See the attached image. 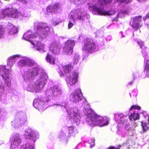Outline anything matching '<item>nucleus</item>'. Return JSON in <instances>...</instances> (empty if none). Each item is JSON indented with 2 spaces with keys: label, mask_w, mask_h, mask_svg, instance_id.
Segmentation results:
<instances>
[{
  "label": "nucleus",
  "mask_w": 149,
  "mask_h": 149,
  "mask_svg": "<svg viewBox=\"0 0 149 149\" xmlns=\"http://www.w3.org/2000/svg\"><path fill=\"white\" fill-rule=\"evenodd\" d=\"M89 125L103 126L108 124V120L106 117H103L96 113H88L86 119Z\"/></svg>",
  "instance_id": "obj_1"
},
{
  "label": "nucleus",
  "mask_w": 149,
  "mask_h": 149,
  "mask_svg": "<svg viewBox=\"0 0 149 149\" xmlns=\"http://www.w3.org/2000/svg\"><path fill=\"white\" fill-rule=\"evenodd\" d=\"M100 5H94L91 7V9L94 12H95V14L99 15H111L114 14L115 12L113 10L109 11H104L102 6L104 4H106L108 3H110L112 0H98Z\"/></svg>",
  "instance_id": "obj_2"
},
{
  "label": "nucleus",
  "mask_w": 149,
  "mask_h": 149,
  "mask_svg": "<svg viewBox=\"0 0 149 149\" xmlns=\"http://www.w3.org/2000/svg\"><path fill=\"white\" fill-rule=\"evenodd\" d=\"M97 46L93 40L86 39L84 40L82 50L88 53H92L96 51Z\"/></svg>",
  "instance_id": "obj_3"
},
{
  "label": "nucleus",
  "mask_w": 149,
  "mask_h": 149,
  "mask_svg": "<svg viewBox=\"0 0 149 149\" xmlns=\"http://www.w3.org/2000/svg\"><path fill=\"white\" fill-rule=\"evenodd\" d=\"M82 94L80 89L74 90L70 94V101L73 103L76 104L83 100Z\"/></svg>",
  "instance_id": "obj_4"
},
{
  "label": "nucleus",
  "mask_w": 149,
  "mask_h": 149,
  "mask_svg": "<svg viewBox=\"0 0 149 149\" xmlns=\"http://www.w3.org/2000/svg\"><path fill=\"white\" fill-rule=\"evenodd\" d=\"M6 16L13 18H17L18 17V12L12 8H8L3 10L0 13V17L1 18Z\"/></svg>",
  "instance_id": "obj_5"
},
{
  "label": "nucleus",
  "mask_w": 149,
  "mask_h": 149,
  "mask_svg": "<svg viewBox=\"0 0 149 149\" xmlns=\"http://www.w3.org/2000/svg\"><path fill=\"white\" fill-rule=\"evenodd\" d=\"M75 45L74 41L68 40L65 43L63 47V52L67 55H71L72 53L73 48Z\"/></svg>",
  "instance_id": "obj_6"
},
{
  "label": "nucleus",
  "mask_w": 149,
  "mask_h": 149,
  "mask_svg": "<svg viewBox=\"0 0 149 149\" xmlns=\"http://www.w3.org/2000/svg\"><path fill=\"white\" fill-rule=\"evenodd\" d=\"M78 74L75 72L70 74L67 76L66 79V81L68 84L71 86H73L78 81Z\"/></svg>",
  "instance_id": "obj_7"
},
{
  "label": "nucleus",
  "mask_w": 149,
  "mask_h": 149,
  "mask_svg": "<svg viewBox=\"0 0 149 149\" xmlns=\"http://www.w3.org/2000/svg\"><path fill=\"white\" fill-rule=\"evenodd\" d=\"M61 47L60 42L54 41L51 44L50 50L53 54H59Z\"/></svg>",
  "instance_id": "obj_8"
},
{
  "label": "nucleus",
  "mask_w": 149,
  "mask_h": 149,
  "mask_svg": "<svg viewBox=\"0 0 149 149\" xmlns=\"http://www.w3.org/2000/svg\"><path fill=\"white\" fill-rule=\"evenodd\" d=\"M48 102V101L45 98L42 97L41 98L38 97L34 100L33 102V105L36 109H41L45 102Z\"/></svg>",
  "instance_id": "obj_9"
},
{
  "label": "nucleus",
  "mask_w": 149,
  "mask_h": 149,
  "mask_svg": "<svg viewBox=\"0 0 149 149\" xmlns=\"http://www.w3.org/2000/svg\"><path fill=\"white\" fill-rule=\"evenodd\" d=\"M25 131L26 133L25 134L26 138L29 139L33 141L34 142H35L38 138L36 134L29 128L26 129Z\"/></svg>",
  "instance_id": "obj_10"
},
{
  "label": "nucleus",
  "mask_w": 149,
  "mask_h": 149,
  "mask_svg": "<svg viewBox=\"0 0 149 149\" xmlns=\"http://www.w3.org/2000/svg\"><path fill=\"white\" fill-rule=\"evenodd\" d=\"M142 16H138L134 18L132 27L134 28H140L142 26L141 19Z\"/></svg>",
  "instance_id": "obj_11"
},
{
  "label": "nucleus",
  "mask_w": 149,
  "mask_h": 149,
  "mask_svg": "<svg viewBox=\"0 0 149 149\" xmlns=\"http://www.w3.org/2000/svg\"><path fill=\"white\" fill-rule=\"evenodd\" d=\"M52 92L54 95L57 96L60 95L62 93V91L58 85H54L51 88Z\"/></svg>",
  "instance_id": "obj_12"
},
{
  "label": "nucleus",
  "mask_w": 149,
  "mask_h": 149,
  "mask_svg": "<svg viewBox=\"0 0 149 149\" xmlns=\"http://www.w3.org/2000/svg\"><path fill=\"white\" fill-rule=\"evenodd\" d=\"M13 138V139L12 145L13 146H14V147L15 148L20 144L21 141V139L18 134H16L14 135Z\"/></svg>",
  "instance_id": "obj_13"
},
{
  "label": "nucleus",
  "mask_w": 149,
  "mask_h": 149,
  "mask_svg": "<svg viewBox=\"0 0 149 149\" xmlns=\"http://www.w3.org/2000/svg\"><path fill=\"white\" fill-rule=\"evenodd\" d=\"M7 66H3L0 68V75L2 78L9 75V69L7 67Z\"/></svg>",
  "instance_id": "obj_14"
},
{
  "label": "nucleus",
  "mask_w": 149,
  "mask_h": 149,
  "mask_svg": "<svg viewBox=\"0 0 149 149\" xmlns=\"http://www.w3.org/2000/svg\"><path fill=\"white\" fill-rule=\"evenodd\" d=\"M74 64L72 63H69L63 65V69L65 73H69L73 69Z\"/></svg>",
  "instance_id": "obj_15"
},
{
  "label": "nucleus",
  "mask_w": 149,
  "mask_h": 149,
  "mask_svg": "<svg viewBox=\"0 0 149 149\" xmlns=\"http://www.w3.org/2000/svg\"><path fill=\"white\" fill-rule=\"evenodd\" d=\"M68 115L71 118L74 120L75 121H77L78 118L77 116L78 115V111L77 110H74L72 109L68 111Z\"/></svg>",
  "instance_id": "obj_16"
},
{
  "label": "nucleus",
  "mask_w": 149,
  "mask_h": 149,
  "mask_svg": "<svg viewBox=\"0 0 149 149\" xmlns=\"http://www.w3.org/2000/svg\"><path fill=\"white\" fill-rule=\"evenodd\" d=\"M40 68L38 67H36L33 68L32 71L29 73V76H30L29 78H33L35 76L38 75L40 72Z\"/></svg>",
  "instance_id": "obj_17"
},
{
  "label": "nucleus",
  "mask_w": 149,
  "mask_h": 149,
  "mask_svg": "<svg viewBox=\"0 0 149 149\" xmlns=\"http://www.w3.org/2000/svg\"><path fill=\"white\" fill-rule=\"evenodd\" d=\"M59 8V5L56 3L52 6H49L47 8V11L48 12L52 13L56 11Z\"/></svg>",
  "instance_id": "obj_18"
},
{
  "label": "nucleus",
  "mask_w": 149,
  "mask_h": 149,
  "mask_svg": "<svg viewBox=\"0 0 149 149\" xmlns=\"http://www.w3.org/2000/svg\"><path fill=\"white\" fill-rule=\"evenodd\" d=\"M74 18L76 19L83 20V17L82 13L80 12L79 9H77L74 12Z\"/></svg>",
  "instance_id": "obj_19"
},
{
  "label": "nucleus",
  "mask_w": 149,
  "mask_h": 149,
  "mask_svg": "<svg viewBox=\"0 0 149 149\" xmlns=\"http://www.w3.org/2000/svg\"><path fill=\"white\" fill-rule=\"evenodd\" d=\"M140 118V115L139 113L134 112L131 113L129 116V119L130 121L136 120Z\"/></svg>",
  "instance_id": "obj_20"
},
{
  "label": "nucleus",
  "mask_w": 149,
  "mask_h": 149,
  "mask_svg": "<svg viewBox=\"0 0 149 149\" xmlns=\"http://www.w3.org/2000/svg\"><path fill=\"white\" fill-rule=\"evenodd\" d=\"M46 59L47 62L51 64H54L55 63V59L49 53L47 54L46 58Z\"/></svg>",
  "instance_id": "obj_21"
},
{
  "label": "nucleus",
  "mask_w": 149,
  "mask_h": 149,
  "mask_svg": "<svg viewBox=\"0 0 149 149\" xmlns=\"http://www.w3.org/2000/svg\"><path fill=\"white\" fill-rule=\"evenodd\" d=\"M3 79L5 85L8 87H10L11 85V81L10 79L9 76L3 78Z\"/></svg>",
  "instance_id": "obj_22"
},
{
  "label": "nucleus",
  "mask_w": 149,
  "mask_h": 149,
  "mask_svg": "<svg viewBox=\"0 0 149 149\" xmlns=\"http://www.w3.org/2000/svg\"><path fill=\"white\" fill-rule=\"evenodd\" d=\"M36 47L38 50L40 51L44 50L45 46L44 45L40 42L38 41L37 42Z\"/></svg>",
  "instance_id": "obj_23"
},
{
  "label": "nucleus",
  "mask_w": 149,
  "mask_h": 149,
  "mask_svg": "<svg viewBox=\"0 0 149 149\" xmlns=\"http://www.w3.org/2000/svg\"><path fill=\"white\" fill-rule=\"evenodd\" d=\"M21 63H27V64L30 66H33L35 64V62L34 61L30 59H28L26 61L23 60L21 61Z\"/></svg>",
  "instance_id": "obj_24"
},
{
  "label": "nucleus",
  "mask_w": 149,
  "mask_h": 149,
  "mask_svg": "<svg viewBox=\"0 0 149 149\" xmlns=\"http://www.w3.org/2000/svg\"><path fill=\"white\" fill-rule=\"evenodd\" d=\"M35 25H36L37 28H47L48 27L47 24L45 23L36 22Z\"/></svg>",
  "instance_id": "obj_25"
},
{
  "label": "nucleus",
  "mask_w": 149,
  "mask_h": 149,
  "mask_svg": "<svg viewBox=\"0 0 149 149\" xmlns=\"http://www.w3.org/2000/svg\"><path fill=\"white\" fill-rule=\"evenodd\" d=\"M21 149H34L33 146L30 145L28 143H26L22 145Z\"/></svg>",
  "instance_id": "obj_26"
},
{
  "label": "nucleus",
  "mask_w": 149,
  "mask_h": 149,
  "mask_svg": "<svg viewBox=\"0 0 149 149\" xmlns=\"http://www.w3.org/2000/svg\"><path fill=\"white\" fill-rule=\"evenodd\" d=\"M68 133L69 134L72 135L75 132L77 129L72 126H70L68 127Z\"/></svg>",
  "instance_id": "obj_27"
},
{
  "label": "nucleus",
  "mask_w": 149,
  "mask_h": 149,
  "mask_svg": "<svg viewBox=\"0 0 149 149\" xmlns=\"http://www.w3.org/2000/svg\"><path fill=\"white\" fill-rule=\"evenodd\" d=\"M141 125L143 131L145 132L148 130V127H147L146 123H142Z\"/></svg>",
  "instance_id": "obj_28"
},
{
  "label": "nucleus",
  "mask_w": 149,
  "mask_h": 149,
  "mask_svg": "<svg viewBox=\"0 0 149 149\" xmlns=\"http://www.w3.org/2000/svg\"><path fill=\"white\" fill-rule=\"evenodd\" d=\"M144 71L146 72H149V60H147L145 67Z\"/></svg>",
  "instance_id": "obj_29"
},
{
  "label": "nucleus",
  "mask_w": 149,
  "mask_h": 149,
  "mask_svg": "<svg viewBox=\"0 0 149 149\" xmlns=\"http://www.w3.org/2000/svg\"><path fill=\"white\" fill-rule=\"evenodd\" d=\"M141 109V107L137 105H133L130 108V110H131L132 109L140 110Z\"/></svg>",
  "instance_id": "obj_30"
},
{
  "label": "nucleus",
  "mask_w": 149,
  "mask_h": 149,
  "mask_svg": "<svg viewBox=\"0 0 149 149\" xmlns=\"http://www.w3.org/2000/svg\"><path fill=\"white\" fill-rule=\"evenodd\" d=\"M13 61L11 59H9L7 63L8 66H9V68H10L13 65V64L15 62H13Z\"/></svg>",
  "instance_id": "obj_31"
},
{
  "label": "nucleus",
  "mask_w": 149,
  "mask_h": 149,
  "mask_svg": "<svg viewBox=\"0 0 149 149\" xmlns=\"http://www.w3.org/2000/svg\"><path fill=\"white\" fill-rule=\"evenodd\" d=\"M42 34L44 36H47L49 32V29L46 30L45 29H42Z\"/></svg>",
  "instance_id": "obj_32"
},
{
  "label": "nucleus",
  "mask_w": 149,
  "mask_h": 149,
  "mask_svg": "<svg viewBox=\"0 0 149 149\" xmlns=\"http://www.w3.org/2000/svg\"><path fill=\"white\" fill-rule=\"evenodd\" d=\"M17 29H11L10 33L11 34H15L18 32Z\"/></svg>",
  "instance_id": "obj_33"
},
{
  "label": "nucleus",
  "mask_w": 149,
  "mask_h": 149,
  "mask_svg": "<svg viewBox=\"0 0 149 149\" xmlns=\"http://www.w3.org/2000/svg\"><path fill=\"white\" fill-rule=\"evenodd\" d=\"M81 0H71L74 4H80L81 2Z\"/></svg>",
  "instance_id": "obj_34"
},
{
  "label": "nucleus",
  "mask_w": 149,
  "mask_h": 149,
  "mask_svg": "<svg viewBox=\"0 0 149 149\" xmlns=\"http://www.w3.org/2000/svg\"><path fill=\"white\" fill-rule=\"evenodd\" d=\"M120 146H118L117 147H115L114 146H110L108 148V149H120Z\"/></svg>",
  "instance_id": "obj_35"
},
{
  "label": "nucleus",
  "mask_w": 149,
  "mask_h": 149,
  "mask_svg": "<svg viewBox=\"0 0 149 149\" xmlns=\"http://www.w3.org/2000/svg\"><path fill=\"white\" fill-rule=\"evenodd\" d=\"M137 43L140 46L141 48H142V46H143V42L141 41H138Z\"/></svg>",
  "instance_id": "obj_36"
},
{
  "label": "nucleus",
  "mask_w": 149,
  "mask_h": 149,
  "mask_svg": "<svg viewBox=\"0 0 149 149\" xmlns=\"http://www.w3.org/2000/svg\"><path fill=\"white\" fill-rule=\"evenodd\" d=\"M118 0V2L120 1L121 2H122L125 1L126 3L130 2L131 1V0Z\"/></svg>",
  "instance_id": "obj_37"
},
{
  "label": "nucleus",
  "mask_w": 149,
  "mask_h": 149,
  "mask_svg": "<svg viewBox=\"0 0 149 149\" xmlns=\"http://www.w3.org/2000/svg\"><path fill=\"white\" fill-rule=\"evenodd\" d=\"M16 57L17 56H12L10 57L9 59H11L13 61V62H15V59Z\"/></svg>",
  "instance_id": "obj_38"
},
{
  "label": "nucleus",
  "mask_w": 149,
  "mask_h": 149,
  "mask_svg": "<svg viewBox=\"0 0 149 149\" xmlns=\"http://www.w3.org/2000/svg\"><path fill=\"white\" fill-rule=\"evenodd\" d=\"M73 24L72 23L70 22L68 24V28H71L73 26Z\"/></svg>",
  "instance_id": "obj_39"
},
{
  "label": "nucleus",
  "mask_w": 149,
  "mask_h": 149,
  "mask_svg": "<svg viewBox=\"0 0 149 149\" xmlns=\"http://www.w3.org/2000/svg\"><path fill=\"white\" fill-rule=\"evenodd\" d=\"M2 29H0V37L3 33V31Z\"/></svg>",
  "instance_id": "obj_40"
},
{
  "label": "nucleus",
  "mask_w": 149,
  "mask_h": 149,
  "mask_svg": "<svg viewBox=\"0 0 149 149\" xmlns=\"http://www.w3.org/2000/svg\"><path fill=\"white\" fill-rule=\"evenodd\" d=\"M122 13L124 14H127L128 13V12L127 11L125 10H123L122 11Z\"/></svg>",
  "instance_id": "obj_41"
},
{
  "label": "nucleus",
  "mask_w": 149,
  "mask_h": 149,
  "mask_svg": "<svg viewBox=\"0 0 149 149\" xmlns=\"http://www.w3.org/2000/svg\"><path fill=\"white\" fill-rule=\"evenodd\" d=\"M9 27H11V28H13L15 26L12 24L10 23L8 24Z\"/></svg>",
  "instance_id": "obj_42"
},
{
  "label": "nucleus",
  "mask_w": 149,
  "mask_h": 149,
  "mask_svg": "<svg viewBox=\"0 0 149 149\" xmlns=\"http://www.w3.org/2000/svg\"><path fill=\"white\" fill-rule=\"evenodd\" d=\"M24 4H26L27 3V1L26 0H23V2L22 3Z\"/></svg>",
  "instance_id": "obj_43"
},
{
  "label": "nucleus",
  "mask_w": 149,
  "mask_h": 149,
  "mask_svg": "<svg viewBox=\"0 0 149 149\" xmlns=\"http://www.w3.org/2000/svg\"><path fill=\"white\" fill-rule=\"evenodd\" d=\"M118 19L117 18H115L112 20L113 21H117Z\"/></svg>",
  "instance_id": "obj_44"
},
{
  "label": "nucleus",
  "mask_w": 149,
  "mask_h": 149,
  "mask_svg": "<svg viewBox=\"0 0 149 149\" xmlns=\"http://www.w3.org/2000/svg\"><path fill=\"white\" fill-rule=\"evenodd\" d=\"M132 83H133V81H130L128 83V84L129 85H131V84H132Z\"/></svg>",
  "instance_id": "obj_45"
},
{
  "label": "nucleus",
  "mask_w": 149,
  "mask_h": 149,
  "mask_svg": "<svg viewBox=\"0 0 149 149\" xmlns=\"http://www.w3.org/2000/svg\"><path fill=\"white\" fill-rule=\"evenodd\" d=\"M137 0L140 2H143L144 1V0Z\"/></svg>",
  "instance_id": "obj_46"
},
{
  "label": "nucleus",
  "mask_w": 149,
  "mask_h": 149,
  "mask_svg": "<svg viewBox=\"0 0 149 149\" xmlns=\"http://www.w3.org/2000/svg\"><path fill=\"white\" fill-rule=\"evenodd\" d=\"M146 17H147L149 18V13L146 15Z\"/></svg>",
  "instance_id": "obj_47"
},
{
  "label": "nucleus",
  "mask_w": 149,
  "mask_h": 149,
  "mask_svg": "<svg viewBox=\"0 0 149 149\" xmlns=\"http://www.w3.org/2000/svg\"><path fill=\"white\" fill-rule=\"evenodd\" d=\"M146 17H143V19L144 21H145V20H146Z\"/></svg>",
  "instance_id": "obj_48"
},
{
  "label": "nucleus",
  "mask_w": 149,
  "mask_h": 149,
  "mask_svg": "<svg viewBox=\"0 0 149 149\" xmlns=\"http://www.w3.org/2000/svg\"><path fill=\"white\" fill-rule=\"evenodd\" d=\"M19 1L21 2L22 3L23 2V0H18Z\"/></svg>",
  "instance_id": "obj_49"
},
{
  "label": "nucleus",
  "mask_w": 149,
  "mask_h": 149,
  "mask_svg": "<svg viewBox=\"0 0 149 149\" xmlns=\"http://www.w3.org/2000/svg\"><path fill=\"white\" fill-rule=\"evenodd\" d=\"M58 22L56 24H55L54 23L53 25H55L58 24Z\"/></svg>",
  "instance_id": "obj_50"
},
{
  "label": "nucleus",
  "mask_w": 149,
  "mask_h": 149,
  "mask_svg": "<svg viewBox=\"0 0 149 149\" xmlns=\"http://www.w3.org/2000/svg\"><path fill=\"white\" fill-rule=\"evenodd\" d=\"M0 28H3L1 25H0Z\"/></svg>",
  "instance_id": "obj_51"
},
{
  "label": "nucleus",
  "mask_w": 149,
  "mask_h": 149,
  "mask_svg": "<svg viewBox=\"0 0 149 149\" xmlns=\"http://www.w3.org/2000/svg\"><path fill=\"white\" fill-rule=\"evenodd\" d=\"M119 14H118L117 15V17H118V16Z\"/></svg>",
  "instance_id": "obj_52"
},
{
  "label": "nucleus",
  "mask_w": 149,
  "mask_h": 149,
  "mask_svg": "<svg viewBox=\"0 0 149 149\" xmlns=\"http://www.w3.org/2000/svg\"><path fill=\"white\" fill-rule=\"evenodd\" d=\"M63 74V75H64V74H63H63Z\"/></svg>",
  "instance_id": "obj_53"
}]
</instances>
